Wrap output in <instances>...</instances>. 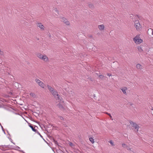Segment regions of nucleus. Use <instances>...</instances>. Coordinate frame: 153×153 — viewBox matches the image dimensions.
<instances>
[{"mask_svg": "<svg viewBox=\"0 0 153 153\" xmlns=\"http://www.w3.org/2000/svg\"><path fill=\"white\" fill-rule=\"evenodd\" d=\"M3 52L0 49V54L1 55H3Z\"/></svg>", "mask_w": 153, "mask_h": 153, "instance_id": "obj_26", "label": "nucleus"}, {"mask_svg": "<svg viewBox=\"0 0 153 153\" xmlns=\"http://www.w3.org/2000/svg\"><path fill=\"white\" fill-rule=\"evenodd\" d=\"M98 27L99 29L101 30H103L104 29L105 27L103 25H98Z\"/></svg>", "mask_w": 153, "mask_h": 153, "instance_id": "obj_15", "label": "nucleus"}, {"mask_svg": "<svg viewBox=\"0 0 153 153\" xmlns=\"http://www.w3.org/2000/svg\"><path fill=\"white\" fill-rule=\"evenodd\" d=\"M50 126H51L50 124H49V125H48V126H48V127H50Z\"/></svg>", "mask_w": 153, "mask_h": 153, "instance_id": "obj_36", "label": "nucleus"}, {"mask_svg": "<svg viewBox=\"0 0 153 153\" xmlns=\"http://www.w3.org/2000/svg\"><path fill=\"white\" fill-rule=\"evenodd\" d=\"M151 109L152 110H153V107H152V108H151Z\"/></svg>", "mask_w": 153, "mask_h": 153, "instance_id": "obj_37", "label": "nucleus"}, {"mask_svg": "<svg viewBox=\"0 0 153 153\" xmlns=\"http://www.w3.org/2000/svg\"><path fill=\"white\" fill-rule=\"evenodd\" d=\"M62 21L65 23L66 25H70V22L68 20L65 18L62 17Z\"/></svg>", "mask_w": 153, "mask_h": 153, "instance_id": "obj_8", "label": "nucleus"}, {"mask_svg": "<svg viewBox=\"0 0 153 153\" xmlns=\"http://www.w3.org/2000/svg\"><path fill=\"white\" fill-rule=\"evenodd\" d=\"M35 81L39 85L43 88H44V84L42 82L37 79H36Z\"/></svg>", "mask_w": 153, "mask_h": 153, "instance_id": "obj_4", "label": "nucleus"}, {"mask_svg": "<svg viewBox=\"0 0 153 153\" xmlns=\"http://www.w3.org/2000/svg\"><path fill=\"white\" fill-rule=\"evenodd\" d=\"M99 77L100 78L102 79L104 77V76L102 75H100L99 76Z\"/></svg>", "mask_w": 153, "mask_h": 153, "instance_id": "obj_27", "label": "nucleus"}, {"mask_svg": "<svg viewBox=\"0 0 153 153\" xmlns=\"http://www.w3.org/2000/svg\"><path fill=\"white\" fill-rule=\"evenodd\" d=\"M1 127L2 128L3 130L4 131L3 129V127H2V126H1Z\"/></svg>", "mask_w": 153, "mask_h": 153, "instance_id": "obj_40", "label": "nucleus"}, {"mask_svg": "<svg viewBox=\"0 0 153 153\" xmlns=\"http://www.w3.org/2000/svg\"><path fill=\"white\" fill-rule=\"evenodd\" d=\"M29 126L32 129V130L35 132L37 131V130L33 127L30 123H29Z\"/></svg>", "mask_w": 153, "mask_h": 153, "instance_id": "obj_14", "label": "nucleus"}, {"mask_svg": "<svg viewBox=\"0 0 153 153\" xmlns=\"http://www.w3.org/2000/svg\"><path fill=\"white\" fill-rule=\"evenodd\" d=\"M41 60H43L44 62H47L48 61V57L45 54H43V56L40 59Z\"/></svg>", "mask_w": 153, "mask_h": 153, "instance_id": "obj_6", "label": "nucleus"}, {"mask_svg": "<svg viewBox=\"0 0 153 153\" xmlns=\"http://www.w3.org/2000/svg\"><path fill=\"white\" fill-rule=\"evenodd\" d=\"M152 142H153V140Z\"/></svg>", "mask_w": 153, "mask_h": 153, "instance_id": "obj_43", "label": "nucleus"}, {"mask_svg": "<svg viewBox=\"0 0 153 153\" xmlns=\"http://www.w3.org/2000/svg\"><path fill=\"white\" fill-rule=\"evenodd\" d=\"M43 56V55L40 53H38L36 54L37 56L40 59L42 58Z\"/></svg>", "mask_w": 153, "mask_h": 153, "instance_id": "obj_16", "label": "nucleus"}, {"mask_svg": "<svg viewBox=\"0 0 153 153\" xmlns=\"http://www.w3.org/2000/svg\"><path fill=\"white\" fill-rule=\"evenodd\" d=\"M64 126H65V127H66V126H66V125H64Z\"/></svg>", "mask_w": 153, "mask_h": 153, "instance_id": "obj_38", "label": "nucleus"}, {"mask_svg": "<svg viewBox=\"0 0 153 153\" xmlns=\"http://www.w3.org/2000/svg\"><path fill=\"white\" fill-rule=\"evenodd\" d=\"M90 141L92 143H94V140L93 138L90 137L89 139Z\"/></svg>", "mask_w": 153, "mask_h": 153, "instance_id": "obj_20", "label": "nucleus"}, {"mask_svg": "<svg viewBox=\"0 0 153 153\" xmlns=\"http://www.w3.org/2000/svg\"><path fill=\"white\" fill-rule=\"evenodd\" d=\"M120 89L124 94L126 95L127 94L126 91L128 89L127 87H122Z\"/></svg>", "mask_w": 153, "mask_h": 153, "instance_id": "obj_7", "label": "nucleus"}, {"mask_svg": "<svg viewBox=\"0 0 153 153\" xmlns=\"http://www.w3.org/2000/svg\"><path fill=\"white\" fill-rule=\"evenodd\" d=\"M122 146L123 147L125 148H126V146H128L125 144H123Z\"/></svg>", "mask_w": 153, "mask_h": 153, "instance_id": "obj_24", "label": "nucleus"}, {"mask_svg": "<svg viewBox=\"0 0 153 153\" xmlns=\"http://www.w3.org/2000/svg\"><path fill=\"white\" fill-rule=\"evenodd\" d=\"M55 11L58 14H59V11L57 10V9H56L55 10Z\"/></svg>", "mask_w": 153, "mask_h": 153, "instance_id": "obj_32", "label": "nucleus"}, {"mask_svg": "<svg viewBox=\"0 0 153 153\" xmlns=\"http://www.w3.org/2000/svg\"><path fill=\"white\" fill-rule=\"evenodd\" d=\"M136 67L138 69H139L140 70H141L143 68V66L140 64H137L136 65Z\"/></svg>", "mask_w": 153, "mask_h": 153, "instance_id": "obj_11", "label": "nucleus"}, {"mask_svg": "<svg viewBox=\"0 0 153 153\" xmlns=\"http://www.w3.org/2000/svg\"><path fill=\"white\" fill-rule=\"evenodd\" d=\"M133 41L137 44H139L143 42V40L141 39L139 35H137L133 39Z\"/></svg>", "mask_w": 153, "mask_h": 153, "instance_id": "obj_2", "label": "nucleus"}, {"mask_svg": "<svg viewBox=\"0 0 153 153\" xmlns=\"http://www.w3.org/2000/svg\"><path fill=\"white\" fill-rule=\"evenodd\" d=\"M136 130H137V131L136 132H138V129L139 128H135Z\"/></svg>", "mask_w": 153, "mask_h": 153, "instance_id": "obj_35", "label": "nucleus"}, {"mask_svg": "<svg viewBox=\"0 0 153 153\" xmlns=\"http://www.w3.org/2000/svg\"><path fill=\"white\" fill-rule=\"evenodd\" d=\"M51 93L56 100H59L61 102H63L62 98L58 94V92L56 90H54V91L51 92Z\"/></svg>", "mask_w": 153, "mask_h": 153, "instance_id": "obj_1", "label": "nucleus"}, {"mask_svg": "<svg viewBox=\"0 0 153 153\" xmlns=\"http://www.w3.org/2000/svg\"><path fill=\"white\" fill-rule=\"evenodd\" d=\"M47 86L48 90L51 93L54 91V88L51 87V86L49 85H48Z\"/></svg>", "mask_w": 153, "mask_h": 153, "instance_id": "obj_12", "label": "nucleus"}, {"mask_svg": "<svg viewBox=\"0 0 153 153\" xmlns=\"http://www.w3.org/2000/svg\"><path fill=\"white\" fill-rule=\"evenodd\" d=\"M126 149L128 150H131V148H130L128 146H126Z\"/></svg>", "mask_w": 153, "mask_h": 153, "instance_id": "obj_29", "label": "nucleus"}, {"mask_svg": "<svg viewBox=\"0 0 153 153\" xmlns=\"http://www.w3.org/2000/svg\"><path fill=\"white\" fill-rule=\"evenodd\" d=\"M129 122L131 125H132V126L135 128H139V126L137 124L135 123H134L130 120Z\"/></svg>", "mask_w": 153, "mask_h": 153, "instance_id": "obj_5", "label": "nucleus"}, {"mask_svg": "<svg viewBox=\"0 0 153 153\" xmlns=\"http://www.w3.org/2000/svg\"><path fill=\"white\" fill-rule=\"evenodd\" d=\"M69 145H70V146H72V145H73V143H71V142H70L69 143Z\"/></svg>", "mask_w": 153, "mask_h": 153, "instance_id": "obj_33", "label": "nucleus"}, {"mask_svg": "<svg viewBox=\"0 0 153 153\" xmlns=\"http://www.w3.org/2000/svg\"><path fill=\"white\" fill-rule=\"evenodd\" d=\"M59 108L62 111H64L65 109L63 106H59Z\"/></svg>", "mask_w": 153, "mask_h": 153, "instance_id": "obj_19", "label": "nucleus"}, {"mask_svg": "<svg viewBox=\"0 0 153 153\" xmlns=\"http://www.w3.org/2000/svg\"><path fill=\"white\" fill-rule=\"evenodd\" d=\"M37 26L39 27L41 29L44 30V26L41 23H38L37 24Z\"/></svg>", "mask_w": 153, "mask_h": 153, "instance_id": "obj_10", "label": "nucleus"}, {"mask_svg": "<svg viewBox=\"0 0 153 153\" xmlns=\"http://www.w3.org/2000/svg\"><path fill=\"white\" fill-rule=\"evenodd\" d=\"M1 106H0V108L1 107Z\"/></svg>", "mask_w": 153, "mask_h": 153, "instance_id": "obj_42", "label": "nucleus"}, {"mask_svg": "<svg viewBox=\"0 0 153 153\" xmlns=\"http://www.w3.org/2000/svg\"><path fill=\"white\" fill-rule=\"evenodd\" d=\"M108 115L109 116V117H110L111 119L112 120H113V119H112V117L111 116V114H108Z\"/></svg>", "mask_w": 153, "mask_h": 153, "instance_id": "obj_30", "label": "nucleus"}, {"mask_svg": "<svg viewBox=\"0 0 153 153\" xmlns=\"http://www.w3.org/2000/svg\"><path fill=\"white\" fill-rule=\"evenodd\" d=\"M30 95L33 98H35L36 97L35 94L33 93H31L30 94Z\"/></svg>", "mask_w": 153, "mask_h": 153, "instance_id": "obj_18", "label": "nucleus"}, {"mask_svg": "<svg viewBox=\"0 0 153 153\" xmlns=\"http://www.w3.org/2000/svg\"><path fill=\"white\" fill-rule=\"evenodd\" d=\"M109 142L111 145H112V146H113L114 145V143L112 141V140H110Z\"/></svg>", "mask_w": 153, "mask_h": 153, "instance_id": "obj_25", "label": "nucleus"}, {"mask_svg": "<svg viewBox=\"0 0 153 153\" xmlns=\"http://www.w3.org/2000/svg\"><path fill=\"white\" fill-rule=\"evenodd\" d=\"M54 142H55V143H56V144H57L58 143L57 141L54 140Z\"/></svg>", "mask_w": 153, "mask_h": 153, "instance_id": "obj_34", "label": "nucleus"}, {"mask_svg": "<svg viewBox=\"0 0 153 153\" xmlns=\"http://www.w3.org/2000/svg\"><path fill=\"white\" fill-rule=\"evenodd\" d=\"M74 92L71 91H70L69 92V93H68V96L70 97V98H72L74 95Z\"/></svg>", "mask_w": 153, "mask_h": 153, "instance_id": "obj_13", "label": "nucleus"}, {"mask_svg": "<svg viewBox=\"0 0 153 153\" xmlns=\"http://www.w3.org/2000/svg\"><path fill=\"white\" fill-rule=\"evenodd\" d=\"M36 132L38 134H39L41 137H42V136L37 131Z\"/></svg>", "mask_w": 153, "mask_h": 153, "instance_id": "obj_28", "label": "nucleus"}, {"mask_svg": "<svg viewBox=\"0 0 153 153\" xmlns=\"http://www.w3.org/2000/svg\"><path fill=\"white\" fill-rule=\"evenodd\" d=\"M134 26L137 30H139L141 28L139 21L138 20H135L134 22Z\"/></svg>", "mask_w": 153, "mask_h": 153, "instance_id": "obj_3", "label": "nucleus"}, {"mask_svg": "<svg viewBox=\"0 0 153 153\" xmlns=\"http://www.w3.org/2000/svg\"><path fill=\"white\" fill-rule=\"evenodd\" d=\"M107 75L109 76H111V74L109 73H107Z\"/></svg>", "mask_w": 153, "mask_h": 153, "instance_id": "obj_31", "label": "nucleus"}, {"mask_svg": "<svg viewBox=\"0 0 153 153\" xmlns=\"http://www.w3.org/2000/svg\"><path fill=\"white\" fill-rule=\"evenodd\" d=\"M12 107H10V108H11L12 110H10V111H13V112H14V111L16 112H18L19 111V109L18 108H16L15 107H13V106Z\"/></svg>", "mask_w": 153, "mask_h": 153, "instance_id": "obj_9", "label": "nucleus"}, {"mask_svg": "<svg viewBox=\"0 0 153 153\" xmlns=\"http://www.w3.org/2000/svg\"><path fill=\"white\" fill-rule=\"evenodd\" d=\"M106 114H108H108H109V113H108L107 112H106Z\"/></svg>", "mask_w": 153, "mask_h": 153, "instance_id": "obj_39", "label": "nucleus"}, {"mask_svg": "<svg viewBox=\"0 0 153 153\" xmlns=\"http://www.w3.org/2000/svg\"><path fill=\"white\" fill-rule=\"evenodd\" d=\"M88 6L89 8H93L94 7V6L92 4H90L88 5Z\"/></svg>", "mask_w": 153, "mask_h": 153, "instance_id": "obj_21", "label": "nucleus"}, {"mask_svg": "<svg viewBox=\"0 0 153 153\" xmlns=\"http://www.w3.org/2000/svg\"><path fill=\"white\" fill-rule=\"evenodd\" d=\"M94 97H95V95H94Z\"/></svg>", "mask_w": 153, "mask_h": 153, "instance_id": "obj_41", "label": "nucleus"}, {"mask_svg": "<svg viewBox=\"0 0 153 153\" xmlns=\"http://www.w3.org/2000/svg\"><path fill=\"white\" fill-rule=\"evenodd\" d=\"M137 49L140 52H142L143 51V50L142 49V48L140 46H138L137 47Z\"/></svg>", "mask_w": 153, "mask_h": 153, "instance_id": "obj_17", "label": "nucleus"}, {"mask_svg": "<svg viewBox=\"0 0 153 153\" xmlns=\"http://www.w3.org/2000/svg\"><path fill=\"white\" fill-rule=\"evenodd\" d=\"M58 117L61 120H64V118L62 116H59Z\"/></svg>", "mask_w": 153, "mask_h": 153, "instance_id": "obj_23", "label": "nucleus"}, {"mask_svg": "<svg viewBox=\"0 0 153 153\" xmlns=\"http://www.w3.org/2000/svg\"><path fill=\"white\" fill-rule=\"evenodd\" d=\"M148 30L149 31H152V34L153 35V29L152 28H149V29Z\"/></svg>", "mask_w": 153, "mask_h": 153, "instance_id": "obj_22", "label": "nucleus"}]
</instances>
